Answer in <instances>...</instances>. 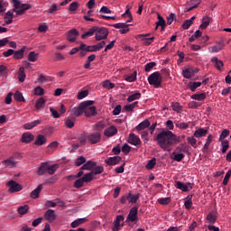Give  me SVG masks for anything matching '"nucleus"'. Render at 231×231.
<instances>
[{
    "instance_id": "52",
    "label": "nucleus",
    "mask_w": 231,
    "mask_h": 231,
    "mask_svg": "<svg viewBox=\"0 0 231 231\" xmlns=\"http://www.w3.org/2000/svg\"><path fill=\"white\" fill-rule=\"evenodd\" d=\"M65 125L69 127V129H72V127H75V117H72V119L68 118L65 121Z\"/></svg>"
},
{
    "instance_id": "51",
    "label": "nucleus",
    "mask_w": 231,
    "mask_h": 231,
    "mask_svg": "<svg viewBox=\"0 0 231 231\" xmlns=\"http://www.w3.org/2000/svg\"><path fill=\"white\" fill-rule=\"evenodd\" d=\"M155 165H156V158H152L147 162L146 169H148V171H152Z\"/></svg>"
},
{
    "instance_id": "46",
    "label": "nucleus",
    "mask_w": 231,
    "mask_h": 231,
    "mask_svg": "<svg viewBox=\"0 0 231 231\" xmlns=\"http://www.w3.org/2000/svg\"><path fill=\"white\" fill-rule=\"evenodd\" d=\"M102 87L105 89H113V88H115V84L111 83V81H109V79H106V80L102 82Z\"/></svg>"
},
{
    "instance_id": "29",
    "label": "nucleus",
    "mask_w": 231,
    "mask_h": 231,
    "mask_svg": "<svg viewBox=\"0 0 231 231\" xmlns=\"http://www.w3.org/2000/svg\"><path fill=\"white\" fill-rule=\"evenodd\" d=\"M211 18L208 16H204L202 18V23L199 25L200 30H205L210 24Z\"/></svg>"
},
{
    "instance_id": "43",
    "label": "nucleus",
    "mask_w": 231,
    "mask_h": 231,
    "mask_svg": "<svg viewBox=\"0 0 231 231\" xmlns=\"http://www.w3.org/2000/svg\"><path fill=\"white\" fill-rule=\"evenodd\" d=\"M219 142L221 143L222 145V152L223 154H225V152H226L230 148V143L228 142V140Z\"/></svg>"
},
{
    "instance_id": "35",
    "label": "nucleus",
    "mask_w": 231,
    "mask_h": 231,
    "mask_svg": "<svg viewBox=\"0 0 231 231\" xmlns=\"http://www.w3.org/2000/svg\"><path fill=\"white\" fill-rule=\"evenodd\" d=\"M28 210H30V206L28 205H23L17 208V212L18 214H20V216H24V214H28Z\"/></svg>"
},
{
    "instance_id": "32",
    "label": "nucleus",
    "mask_w": 231,
    "mask_h": 231,
    "mask_svg": "<svg viewBox=\"0 0 231 231\" xmlns=\"http://www.w3.org/2000/svg\"><path fill=\"white\" fill-rule=\"evenodd\" d=\"M24 51H26V47H23L21 50L14 52V58L17 60L23 59L24 57Z\"/></svg>"
},
{
    "instance_id": "59",
    "label": "nucleus",
    "mask_w": 231,
    "mask_h": 231,
    "mask_svg": "<svg viewBox=\"0 0 231 231\" xmlns=\"http://www.w3.org/2000/svg\"><path fill=\"white\" fill-rule=\"evenodd\" d=\"M176 21V14L174 13H171L167 16V24H172Z\"/></svg>"
},
{
    "instance_id": "58",
    "label": "nucleus",
    "mask_w": 231,
    "mask_h": 231,
    "mask_svg": "<svg viewBox=\"0 0 231 231\" xmlns=\"http://www.w3.org/2000/svg\"><path fill=\"white\" fill-rule=\"evenodd\" d=\"M74 187H75V189H82V187H84L83 179L81 178V179L75 180Z\"/></svg>"
},
{
    "instance_id": "44",
    "label": "nucleus",
    "mask_w": 231,
    "mask_h": 231,
    "mask_svg": "<svg viewBox=\"0 0 231 231\" xmlns=\"http://www.w3.org/2000/svg\"><path fill=\"white\" fill-rule=\"evenodd\" d=\"M207 220L208 221V223H211L212 225H214V223H216V221H217V217H216V213L211 212L207 216Z\"/></svg>"
},
{
    "instance_id": "13",
    "label": "nucleus",
    "mask_w": 231,
    "mask_h": 231,
    "mask_svg": "<svg viewBox=\"0 0 231 231\" xmlns=\"http://www.w3.org/2000/svg\"><path fill=\"white\" fill-rule=\"evenodd\" d=\"M129 26L131 24H127V23H116V29L118 30L119 33L125 34L129 32Z\"/></svg>"
},
{
    "instance_id": "54",
    "label": "nucleus",
    "mask_w": 231,
    "mask_h": 231,
    "mask_svg": "<svg viewBox=\"0 0 231 231\" xmlns=\"http://www.w3.org/2000/svg\"><path fill=\"white\" fill-rule=\"evenodd\" d=\"M189 146L185 144H180L179 147H177L176 152H189Z\"/></svg>"
},
{
    "instance_id": "37",
    "label": "nucleus",
    "mask_w": 231,
    "mask_h": 231,
    "mask_svg": "<svg viewBox=\"0 0 231 231\" xmlns=\"http://www.w3.org/2000/svg\"><path fill=\"white\" fill-rule=\"evenodd\" d=\"M44 143H46V137L42 134L38 135L34 142V145H44Z\"/></svg>"
},
{
    "instance_id": "1",
    "label": "nucleus",
    "mask_w": 231,
    "mask_h": 231,
    "mask_svg": "<svg viewBox=\"0 0 231 231\" xmlns=\"http://www.w3.org/2000/svg\"><path fill=\"white\" fill-rule=\"evenodd\" d=\"M153 140L162 151L171 152V147L178 142V136L169 130H163Z\"/></svg>"
},
{
    "instance_id": "28",
    "label": "nucleus",
    "mask_w": 231,
    "mask_h": 231,
    "mask_svg": "<svg viewBox=\"0 0 231 231\" xmlns=\"http://www.w3.org/2000/svg\"><path fill=\"white\" fill-rule=\"evenodd\" d=\"M86 221H88V218H78L70 224V226L72 228H77V226H80V225L86 223Z\"/></svg>"
},
{
    "instance_id": "55",
    "label": "nucleus",
    "mask_w": 231,
    "mask_h": 231,
    "mask_svg": "<svg viewBox=\"0 0 231 231\" xmlns=\"http://www.w3.org/2000/svg\"><path fill=\"white\" fill-rule=\"evenodd\" d=\"M137 75H138V72L134 71L130 76H127V77L125 78V80H126L127 82H134V81L136 80Z\"/></svg>"
},
{
    "instance_id": "31",
    "label": "nucleus",
    "mask_w": 231,
    "mask_h": 231,
    "mask_svg": "<svg viewBox=\"0 0 231 231\" xmlns=\"http://www.w3.org/2000/svg\"><path fill=\"white\" fill-rule=\"evenodd\" d=\"M27 60H29V62H37V60H39V53L35 51H31L28 54Z\"/></svg>"
},
{
    "instance_id": "38",
    "label": "nucleus",
    "mask_w": 231,
    "mask_h": 231,
    "mask_svg": "<svg viewBox=\"0 0 231 231\" xmlns=\"http://www.w3.org/2000/svg\"><path fill=\"white\" fill-rule=\"evenodd\" d=\"M18 79L20 82L26 80V73H24V67H21L18 72Z\"/></svg>"
},
{
    "instance_id": "7",
    "label": "nucleus",
    "mask_w": 231,
    "mask_h": 231,
    "mask_svg": "<svg viewBox=\"0 0 231 231\" xmlns=\"http://www.w3.org/2000/svg\"><path fill=\"white\" fill-rule=\"evenodd\" d=\"M71 116H80L84 114V102L80 103L78 106L73 107L69 111Z\"/></svg>"
},
{
    "instance_id": "24",
    "label": "nucleus",
    "mask_w": 231,
    "mask_h": 231,
    "mask_svg": "<svg viewBox=\"0 0 231 231\" xmlns=\"http://www.w3.org/2000/svg\"><path fill=\"white\" fill-rule=\"evenodd\" d=\"M135 107H138V101H135L130 105H126L123 107V111H127L128 113H133Z\"/></svg>"
},
{
    "instance_id": "18",
    "label": "nucleus",
    "mask_w": 231,
    "mask_h": 231,
    "mask_svg": "<svg viewBox=\"0 0 231 231\" xmlns=\"http://www.w3.org/2000/svg\"><path fill=\"white\" fill-rule=\"evenodd\" d=\"M225 48V43L223 42H219L217 45L212 46L209 48L210 53H219L221 50Z\"/></svg>"
},
{
    "instance_id": "61",
    "label": "nucleus",
    "mask_w": 231,
    "mask_h": 231,
    "mask_svg": "<svg viewBox=\"0 0 231 231\" xmlns=\"http://www.w3.org/2000/svg\"><path fill=\"white\" fill-rule=\"evenodd\" d=\"M143 44L144 46H151V43L153 42L154 41V37H151V38H143Z\"/></svg>"
},
{
    "instance_id": "30",
    "label": "nucleus",
    "mask_w": 231,
    "mask_h": 231,
    "mask_svg": "<svg viewBox=\"0 0 231 231\" xmlns=\"http://www.w3.org/2000/svg\"><path fill=\"white\" fill-rule=\"evenodd\" d=\"M158 19L159 21L156 23L155 30H158V26H161L162 30H165V26H167L165 19H163L160 14H158Z\"/></svg>"
},
{
    "instance_id": "10",
    "label": "nucleus",
    "mask_w": 231,
    "mask_h": 231,
    "mask_svg": "<svg viewBox=\"0 0 231 231\" xmlns=\"http://www.w3.org/2000/svg\"><path fill=\"white\" fill-rule=\"evenodd\" d=\"M43 217L46 219V221H49V223H53V221L57 219V215L55 214V210L48 209Z\"/></svg>"
},
{
    "instance_id": "17",
    "label": "nucleus",
    "mask_w": 231,
    "mask_h": 231,
    "mask_svg": "<svg viewBox=\"0 0 231 231\" xmlns=\"http://www.w3.org/2000/svg\"><path fill=\"white\" fill-rule=\"evenodd\" d=\"M148 127H151V122L149 119H145L143 122H141L136 127L135 131H143L144 129H147Z\"/></svg>"
},
{
    "instance_id": "48",
    "label": "nucleus",
    "mask_w": 231,
    "mask_h": 231,
    "mask_svg": "<svg viewBox=\"0 0 231 231\" xmlns=\"http://www.w3.org/2000/svg\"><path fill=\"white\" fill-rule=\"evenodd\" d=\"M33 95H36L37 97H42V95H44V88L40 86L34 88Z\"/></svg>"
},
{
    "instance_id": "16",
    "label": "nucleus",
    "mask_w": 231,
    "mask_h": 231,
    "mask_svg": "<svg viewBox=\"0 0 231 231\" xmlns=\"http://www.w3.org/2000/svg\"><path fill=\"white\" fill-rule=\"evenodd\" d=\"M35 138L34 135H32V133H23L21 138V142L23 143H30V142H33V139Z\"/></svg>"
},
{
    "instance_id": "14",
    "label": "nucleus",
    "mask_w": 231,
    "mask_h": 231,
    "mask_svg": "<svg viewBox=\"0 0 231 231\" xmlns=\"http://www.w3.org/2000/svg\"><path fill=\"white\" fill-rule=\"evenodd\" d=\"M128 143H131V145H141L142 140H140V137L134 134H130L128 137Z\"/></svg>"
},
{
    "instance_id": "23",
    "label": "nucleus",
    "mask_w": 231,
    "mask_h": 231,
    "mask_svg": "<svg viewBox=\"0 0 231 231\" xmlns=\"http://www.w3.org/2000/svg\"><path fill=\"white\" fill-rule=\"evenodd\" d=\"M196 75V72L194 71L193 69H185L182 71V77H184V79H192V77H194Z\"/></svg>"
},
{
    "instance_id": "4",
    "label": "nucleus",
    "mask_w": 231,
    "mask_h": 231,
    "mask_svg": "<svg viewBox=\"0 0 231 231\" xmlns=\"http://www.w3.org/2000/svg\"><path fill=\"white\" fill-rule=\"evenodd\" d=\"M93 101H85L83 102L84 110L83 113L85 116H97V107L92 106Z\"/></svg>"
},
{
    "instance_id": "53",
    "label": "nucleus",
    "mask_w": 231,
    "mask_h": 231,
    "mask_svg": "<svg viewBox=\"0 0 231 231\" xmlns=\"http://www.w3.org/2000/svg\"><path fill=\"white\" fill-rule=\"evenodd\" d=\"M59 169V164H53L51 166H47V171L49 174L52 175L55 174V171Z\"/></svg>"
},
{
    "instance_id": "20",
    "label": "nucleus",
    "mask_w": 231,
    "mask_h": 231,
    "mask_svg": "<svg viewBox=\"0 0 231 231\" xmlns=\"http://www.w3.org/2000/svg\"><path fill=\"white\" fill-rule=\"evenodd\" d=\"M16 163L17 162H15V160L14 159V157H10L9 159L3 162V165L7 169H14Z\"/></svg>"
},
{
    "instance_id": "39",
    "label": "nucleus",
    "mask_w": 231,
    "mask_h": 231,
    "mask_svg": "<svg viewBox=\"0 0 231 231\" xmlns=\"http://www.w3.org/2000/svg\"><path fill=\"white\" fill-rule=\"evenodd\" d=\"M44 106H46V99H44V97H40L36 101V105H35L36 109H42Z\"/></svg>"
},
{
    "instance_id": "63",
    "label": "nucleus",
    "mask_w": 231,
    "mask_h": 231,
    "mask_svg": "<svg viewBox=\"0 0 231 231\" xmlns=\"http://www.w3.org/2000/svg\"><path fill=\"white\" fill-rule=\"evenodd\" d=\"M106 165H115L116 163V156L109 157L105 161Z\"/></svg>"
},
{
    "instance_id": "5",
    "label": "nucleus",
    "mask_w": 231,
    "mask_h": 231,
    "mask_svg": "<svg viewBox=\"0 0 231 231\" xmlns=\"http://www.w3.org/2000/svg\"><path fill=\"white\" fill-rule=\"evenodd\" d=\"M6 187H8L9 194H14L15 192H21L23 190V185L19 184L15 180H9L6 183Z\"/></svg>"
},
{
    "instance_id": "2",
    "label": "nucleus",
    "mask_w": 231,
    "mask_h": 231,
    "mask_svg": "<svg viewBox=\"0 0 231 231\" xmlns=\"http://www.w3.org/2000/svg\"><path fill=\"white\" fill-rule=\"evenodd\" d=\"M13 11L16 13V15H23L26 10H30L32 5L29 4H21L19 0H12Z\"/></svg>"
},
{
    "instance_id": "40",
    "label": "nucleus",
    "mask_w": 231,
    "mask_h": 231,
    "mask_svg": "<svg viewBox=\"0 0 231 231\" xmlns=\"http://www.w3.org/2000/svg\"><path fill=\"white\" fill-rule=\"evenodd\" d=\"M201 86V82L199 81H195V82H189L188 84V87L189 88L190 91L194 92L198 88Z\"/></svg>"
},
{
    "instance_id": "22",
    "label": "nucleus",
    "mask_w": 231,
    "mask_h": 231,
    "mask_svg": "<svg viewBox=\"0 0 231 231\" xmlns=\"http://www.w3.org/2000/svg\"><path fill=\"white\" fill-rule=\"evenodd\" d=\"M208 133V130L205 128H199L198 130L195 131L193 136H195V138H203V136H207Z\"/></svg>"
},
{
    "instance_id": "45",
    "label": "nucleus",
    "mask_w": 231,
    "mask_h": 231,
    "mask_svg": "<svg viewBox=\"0 0 231 231\" xmlns=\"http://www.w3.org/2000/svg\"><path fill=\"white\" fill-rule=\"evenodd\" d=\"M212 140H214V136H212V134H209L206 140V143L204 144L203 151H208V147H210Z\"/></svg>"
},
{
    "instance_id": "34",
    "label": "nucleus",
    "mask_w": 231,
    "mask_h": 231,
    "mask_svg": "<svg viewBox=\"0 0 231 231\" xmlns=\"http://www.w3.org/2000/svg\"><path fill=\"white\" fill-rule=\"evenodd\" d=\"M184 207L187 210H190L192 208V195H189L184 201Z\"/></svg>"
},
{
    "instance_id": "19",
    "label": "nucleus",
    "mask_w": 231,
    "mask_h": 231,
    "mask_svg": "<svg viewBox=\"0 0 231 231\" xmlns=\"http://www.w3.org/2000/svg\"><path fill=\"white\" fill-rule=\"evenodd\" d=\"M42 190V184H39L37 186L36 189H34L32 192H31V198L32 199H37V198H39V196L41 195V192Z\"/></svg>"
},
{
    "instance_id": "12",
    "label": "nucleus",
    "mask_w": 231,
    "mask_h": 231,
    "mask_svg": "<svg viewBox=\"0 0 231 231\" xmlns=\"http://www.w3.org/2000/svg\"><path fill=\"white\" fill-rule=\"evenodd\" d=\"M77 37H79V31H77V29H71L67 33L69 42H75V41H77Z\"/></svg>"
},
{
    "instance_id": "33",
    "label": "nucleus",
    "mask_w": 231,
    "mask_h": 231,
    "mask_svg": "<svg viewBox=\"0 0 231 231\" xmlns=\"http://www.w3.org/2000/svg\"><path fill=\"white\" fill-rule=\"evenodd\" d=\"M97 32V27H92L87 32L81 35V39H88V37H93Z\"/></svg>"
},
{
    "instance_id": "9",
    "label": "nucleus",
    "mask_w": 231,
    "mask_h": 231,
    "mask_svg": "<svg viewBox=\"0 0 231 231\" xmlns=\"http://www.w3.org/2000/svg\"><path fill=\"white\" fill-rule=\"evenodd\" d=\"M127 220L134 223L138 221V207H134L130 209V212L127 216Z\"/></svg>"
},
{
    "instance_id": "6",
    "label": "nucleus",
    "mask_w": 231,
    "mask_h": 231,
    "mask_svg": "<svg viewBox=\"0 0 231 231\" xmlns=\"http://www.w3.org/2000/svg\"><path fill=\"white\" fill-rule=\"evenodd\" d=\"M96 41H102L104 39H107V35H109V31H107L105 27H96Z\"/></svg>"
},
{
    "instance_id": "27",
    "label": "nucleus",
    "mask_w": 231,
    "mask_h": 231,
    "mask_svg": "<svg viewBox=\"0 0 231 231\" xmlns=\"http://www.w3.org/2000/svg\"><path fill=\"white\" fill-rule=\"evenodd\" d=\"M94 167H97V162L88 161L81 167V169L82 171H91Z\"/></svg>"
},
{
    "instance_id": "47",
    "label": "nucleus",
    "mask_w": 231,
    "mask_h": 231,
    "mask_svg": "<svg viewBox=\"0 0 231 231\" xmlns=\"http://www.w3.org/2000/svg\"><path fill=\"white\" fill-rule=\"evenodd\" d=\"M120 226H124V216L122 215L116 217V230H120Z\"/></svg>"
},
{
    "instance_id": "41",
    "label": "nucleus",
    "mask_w": 231,
    "mask_h": 231,
    "mask_svg": "<svg viewBox=\"0 0 231 231\" xmlns=\"http://www.w3.org/2000/svg\"><path fill=\"white\" fill-rule=\"evenodd\" d=\"M192 100H205V98H207V94L205 93H200V94H193L191 96Z\"/></svg>"
},
{
    "instance_id": "62",
    "label": "nucleus",
    "mask_w": 231,
    "mask_h": 231,
    "mask_svg": "<svg viewBox=\"0 0 231 231\" xmlns=\"http://www.w3.org/2000/svg\"><path fill=\"white\" fill-rule=\"evenodd\" d=\"M176 127H178L179 129H189V124L186 123H181L180 121H177L175 123Z\"/></svg>"
},
{
    "instance_id": "3",
    "label": "nucleus",
    "mask_w": 231,
    "mask_h": 231,
    "mask_svg": "<svg viewBox=\"0 0 231 231\" xmlns=\"http://www.w3.org/2000/svg\"><path fill=\"white\" fill-rule=\"evenodd\" d=\"M162 80L163 78L159 71H155L148 77V82L150 86H153V88H162Z\"/></svg>"
},
{
    "instance_id": "21",
    "label": "nucleus",
    "mask_w": 231,
    "mask_h": 231,
    "mask_svg": "<svg viewBox=\"0 0 231 231\" xmlns=\"http://www.w3.org/2000/svg\"><path fill=\"white\" fill-rule=\"evenodd\" d=\"M211 62H213L215 68L218 69V71H221V68L225 66L222 60H219L217 57L211 58Z\"/></svg>"
},
{
    "instance_id": "8",
    "label": "nucleus",
    "mask_w": 231,
    "mask_h": 231,
    "mask_svg": "<svg viewBox=\"0 0 231 231\" xmlns=\"http://www.w3.org/2000/svg\"><path fill=\"white\" fill-rule=\"evenodd\" d=\"M175 187L179 189V190H182V192H189L192 189V183L189 182L185 184L180 180L175 181Z\"/></svg>"
},
{
    "instance_id": "42",
    "label": "nucleus",
    "mask_w": 231,
    "mask_h": 231,
    "mask_svg": "<svg viewBox=\"0 0 231 231\" xmlns=\"http://www.w3.org/2000/svg\"><path fill=\"white\" fill-rule=\"evenodd\" d=\"M93 178H94V175L91 171V172H88V173L85 174L81 178V180H83L84 183H89L90 181H93Z\"/></svg>"
},
{
    "instance_id": "57",
    "label": "nucleus",
    "mask_w": 231,
    "mask_h": 231,
    "mask_svg": "<svg viewBox=\"0 0 231 231\" xmlns=\"http://www.w3.org/2000/svg\"><path fill=\"white\" fill-rule=\"evenodd\" d=\"M91 172L94 176L97 174H102L104 172V167L97 166Z\"/></svg>"
},
{
    "instance_id": "49",
    "label": "nucleus",
    "mask_w": 231,
    "mask_h": 231,
    "mask_svg": "<svg viewBox=\"0 0 231 231\" xmlns=\"http://www.w3.org/2000/svg\"><path fill=\"white\" fill-rule=\"evenodd\" d=\"M229 134H230V130L224 129L219 135L218 142L226 141L225 138H226Z\"/></svg>"
},
{
    "instance_id": "25",
    "label": "nucleus",
    "mask_w": 231,
    "mask_h": 231,
    "mask_svg": "<svg viewBox=\"0 0 231 231\" xmlns=\"http://www.w3.org/2000/svg\"><path fill=\"white\" fill-rule=\"evenodd\" d=\"M104 134H105V136H108V137L115 136V134H116V127L112 125L106 128Z\"/></svg>"
},
{
    "instance_id": "15",
    "label": "nucleus",
    "mask_w": 231,
    "mask_h": 231,
    "mask_svg": "<svg viewBox=\"0 0 231 231\" xmlns=\"http://www.w3.org/2000/svg\"><path fill=\"white\" fill-rule=\"evenodd\" d=\"M41 124H42V120L41 119L34 120V121L24 124L23 128L26 129L27 131H30L33 129V127H37V125H41Z\"/></svg>"
},
{
    "instance_id": "26",
    "label": "nucleus",
    "mask_w": 231,
    "mask_h": 231,
    "mask_svg": "<svg viewBox=\"0 0 231 231\" xmlns=\"http://www.w3.org/2000/svg\"><path fill=\"white\" fill-rule=\"evenodd\" d=\"M48 171V162H42L37 171L38 176H42Z\"/></svg>"
},
{
    "instance_id": "11",
    "label": "nucleus",
    "mask_w": 231,
    "mask_h": 231,
    "mask_svg": "<svg viewBox=\"0 0 231 231\" xmlns=\"http://www.w3.org/2000/svg\"><path fill=\"white\" fill-rule=\"evenodd\" d=\"M100 133L96 132V133H92L90 134H88V142H89V143L95 144V143H98V142H100Z\"/></svg>"
},
{
    "instance_id": "60",
    "label": "nucleus",
    "mask_w": 231,
    "mask_h": 231,
    "mask_svg": "<svg viewBox=\"0 0 231 231\" xmlns=\"http://www.w3.org/2000/svg\"><path fill=\"white\" fill-rule=\"evenodd\" d=\"M158 203H160V205H169V203H171V198L167 197L158 199Z\"/></svg>"
},
{
    "instance_id": "36",
    "label": "nucleus",
    "mask_w": 231,
    "mask_h": 231,
    "mask_svg": "<svg viewBox=\"0 0 231 231\" xmlns=\"http://www.w3.org/2000/svg\"><path fill=\"white\" fill-rule=\"evenodd\" d=\"M142 98V94L140 92H136L128 97L127 102H134V100H140Z\"/></svg>"
},
{
    "instance_id": "56",
    "label": "nucleus",
    "mask_w": 231,
    "mask_h": 231,
    "mask_svg": "<svg viewBox=\"0 0 231 231\" xmlns=\"http://www.w3.org/2000/svg\"><path fill=\"white\" fill-rule=\"evenodd\" d=\"M96 131H102V129H106V122L101 121L95 125Z\"/></svg>"
},
{
    "instance_id": "64",
    "label": "nucleus",
    "mask_w": 231,
    "mask_h": 231,
    "mask_svg": "<svg viewBox=\"0 0 231 231\" xmlns=\"http://www.w3.org/2000/svg\"><path fill=\"white\" fill-rule=\"evenodd\" d=\"M230 177H231V170H228V171L226 173L225 178L223 180V185H228Z\"/></svg>"
},
{
    "instance_id": "50",
    "label": "nucleus",
    "mask_w": 231,
    "mask_h": 231,
    "mask_svg": "<svg viewBox=\"0 0 231 231\" xmlns=\"http://www.w3.org/2000/svg\"><path fill=\"white\" fill-rule=\"evenodd\" d=\"M14 100H16V102H24V97L23 96V93L16 91L14 95Z\"/></svg>"
}]
</instances>
